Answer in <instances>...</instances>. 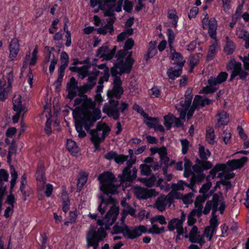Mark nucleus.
Listing matches in <instances>:
<instances>
[{
    "instance_id": "1",
    "label": "nucleus",
    "mask_w": 249,
    "mask_h": 249,
    "mask_svg": "<svg viewBox=\"0 0 249 249\" xmlns=\"http://www.w3.org/2000/svg\"><path fill=\"white\" fill-rule=\"evenodd\" d=\"M98 71L95 70L88 78V83L81 87L78 86V82L73 77L71 78L67 84L68 97L73 99L77 95L80 96L74 100L76 107L73 112L75 119V128L80 138L85 137L86 133L83 130L84 127L87 131L93 125L97 120L101 117L100 110L95 107V103L87 96L83 94L91 90L95 86V78L98 74Z\"/></svg>"
},
{
    "instance_id": "2",
    "label": "nucleus",
    "mask_w": 249,
    "mask_h": 249,
    "mask_svg": "<svg viewBox=\"0 0 249 249\" xmlns=\"http://www.w3.org/2000/svg\"><path fill=\"white\" fill-rule=\"evenodd\" d=\"M119 214V209L116 207H111L103 219H98L97 223L101 226L97 228L91 225L86 232V240L87 247H93V249H97L99 243L103 241L106 237V230L109 229L116 220Z\"/></svg>"
},
{
    "instance_id": "3",
    "label": "nucleus",
    "mask_w": 249,
    "mask_h": 249,
    "mask_svg": "<svg viewBox=\"0 0 249 249\" xmlns=\"http://www.w3.org/2000/svg\"><path fill=\"white\" fill-rule=\"evenodd\" d=\"M134 40L130 38L125 42L124 50H120L117 55V61L114 67L111 69V73L113 75H121L124 72L128 73L131 71L134 60L131 58V53L126 56V51L131 49L134 46Z\"/></svg>"
},
{
    "instance_id": "4",
    "label": "nucleus",
    "mask_w": 249,
    "mask_h": 249,
    "mask_svg": "<svg viewBox=\"0 0 249 249\" xmlns=\"http://www.w3.org/2000/svg\"><path fill=\"white\" fill-rule=\"evenodd\" d=\"M113 233H121L125 238L134 239L140 236L142 233L147 231L146 227L143 225L137 227H129L125 224L123 225H115L112 229Z\"/></svg>"
},
{
    "instance_id": "5",
    "label": "nucleus",
    "mask_w": 249,
    "mask_h": 249,
    "mask_svg": "<svg viewBox=\"0 0 249 249\" xmlns=\"http://www.w3.org/2000/svg\"><path fill=\"white\" fill-rule=\"evenodd\" d=\"M100 184V189L104 194L114 195L117 193V186L114 185L116 178L114 175L109 172H104L98 177Z\"/></svg>"
},
{
    "instance_id": "6",
    "label": "nucleus",
    "mask_w": 249,
    "mask_h": 249,
    "mask_svg": "<svg viewBox=\"0 0 249 249\" xmlns=\"http://www.w3.org/2000/svg\"><path fill=\"white\" fill-rule=\"evenodd\" d=\"M110 131V128L107 124L99 122L95 128L89 131L91 141L96 149L99 148L100 144L105 140Z\"/></svg>"
},
{
    "instance_id": "7",
    "label": "nucleus",
    "mask_w": 249,
    "mask_h": 249,
    "mask_svg": "<svg viewBox=\"0 0 249 249\" xmlns=\"http://www.w3.org/2000/svg\"><path fill=\"white\" fill-rule=\"evenodd\" d=\"M228 74L225 71L220 72L216 77L211 76L208 80V85L204 87L200 93L206 94L215 92L219 85L226 81Z\"/></svg>"
},
{
    "instance_id": "8",
    "label": "nucleus",
    "mask_w": 249,
    "mask_h": 249,
    "mask_svg": "<svg viewBox=\"0 0 249 249\" xmlns=\"http://www.w3.org/2000/svg\"><path fill=\"white\" fill-rule=\"evenodd\" d=\"M226 205L224 201L219 200V196L214 194L213 196L212 200L208 201L206 203L203 213L207 214L212 209V214L214 215L217 210L220 211L221 214L223 213Z\"/></svg>"
},
{
    "instance_id": "9",
    "label": "nucleus",
    "mask_w": 249,
    "mask_h": 249,
    "mask_svg": "<svg viewBox=\"0 0 249 249\" xmlns=\"http://www.w3.org/2000/svg\"><path fill=\"white\" fill-rule=\"evenodd\" d=\"M228 71H231V74L230 80L232 81L236 76H239V78L245 80L249 75L248 72L242 68V64L234 60H231L226 66Z\"/></svg>"
},
{
    "instance_id": "10",
    "label": "nucleus",
    "mask_w": 249,
    "mask_h": 249,
    "mask_svg": "<svg viewBox=\"0 0 249 249\" xmlns=\"http://www.w3.org/2000/svg\"><path fill=\"white\" fill-rule=\"evenodd\" d=\"M186 214L181 211L180 218H173L171 220L168 224L167 228L169 231H173L176 230L178 233L177 238H179L180 235H183L185 232V228L183 227V223L186 219Z\"/></svg>"
},
{
    "instance_id": "11",
    "label": "nucleus",
    "mask_w": 249,
    "mask_h": 249,
    "mask_svg": "<svg viewBox=\"0 0 249 249\" xmlns=\"http://www.w3.org/2000/svg\"><path fill=\"white\" fill-rule=\"evenodd\" d=\"M119 102L117 100L110 98L107 103L105 104L103 111L108 117H112L117 120L120 118V111L118 108Z\"/></svg>"
},
{
    "instance_id": "12",
    "label": "nucleus",
    "mask_w": 249,
    "mask_h": 249,
    "mask_svg": "<svg viewBox=\"0 0 249 249\" xmlns=\"http://www.w3.org/2000/svg\"><path fill=\"white\" fill-rule=\"evenodd\" d=\"M190 92V91L189 90H187L186 92L188 93V94H185V99L184 100H181L180 102L181 108H177L180 115L179 118H176L175 117L174 121L177 126H180L182 124L180 119H185L187 110L190 106L192 99V96L189 94Z\"/></svg>"
},
{
    "instance_id": "13",
    "label": "nucleus",
    "mask_w": 249,
    "mask_h": 249,
    "mask_svg": "<svg viewBox=\"0 0 249 249\" xmlns=\"http://www.w3.org/2000/svg\"><path fill=\"white\" fill-rule=\"evenodd\" d=\"M204 18L202 19V27L204 29H207L210 36L212 38L216 37L217 21L213 18H209L207 14H204Z\"/></svg>"
},
{
    "instance_id": "14",
    "label": "nucleus",
    "mask_w": 249,
    "mask_h": 249,
    "mask_svg": "<svg viewBox=\"0 0 249 249\" xmlns=\"http://www.w3.org/2000/svg\"><path fill=\"white\" fill-rule=\"evenodd\" d=\"M111 75L114 77L113 87L111 90L107 91V95L109 99H113L114 97H115L117 99H119L121 98V95L124 92V89L122 87V82L120 77L117 76V74L114 76L112 74Z\"/></svg>"
},
{
    "instance_id": "15",
    "label": "nucleus",
    "mask_w": 249,
    "mask_h": 249,
    "mask_svg": "<svg viewBox=\"0 0 249 249\" xmlns=\"http://www.w3.org/2000/svg\"><path fill=\"white\" fill-rule=\"evenodd\" d=\"M198 229L197 226H193L190 230L189 233L187 232V228H185V232L183 236L186 238H189V241L192 243H198L201 247L204 244L205 241L203 235H199Z\"/></svg>"
},
{
    "instance_id": "16",
    "label": "nucleus",
    "mask_w": 249,
    "mask_h": 249,
    "mask_svg": "<svg viewBox=\"0 0 249 249\" xmlns=\"http://www.w3.org/2000/svg\"><path fill=\"white\" fill-rule=\"evenodd\" d=\"M158 194L155 189H147L141 187H136L134 189V194L139 199H147L155 197Z\"/></svg>"
},
{
    "instance_id": "17",
    "label": "nucleus",
    "mask_w": 249,
    "mask_h": 249,
    "mask_svg": "<svg viewBox=\"0 0 249 249\" xmlns=\"http://www.w3.org/2000/svg\"><path fill=\"white\" fill-rule=\"evenodd\" d=\"M134 164V160H127L126 166L123 170L122 173L118 175L121 184H123L125 181L130 182L133 180L131 175V171L130 169Z\"/></svg>"
},
{
    "instance_id": "18",
    "label": "nucleus",
    "mask_w": 249,
    "mask_h": 249,
    "mask_svg": "<svg viewBox=\"0 0 249 249\" xmlns=\"http://www.w3.org/2000/svg\"><path fill=\"white\" fill-rule=\"evenodd\" d=\"M116 49V47L114 46L112 50H109L107 45H104L98 49L96 55L107 60H110L113 57Z\"/></svg>"
},
{
    "instance_id": "19",
    "label": "nucleus",
    "mask_w": 249,
    "mask_h": 249,
    "mask_svg": "<svg viewBox=\"0 0 249 249\" xmlns=\"http://www.w3.org/2000/svg\"><path fill=\"white\" fill-rule=\"evenodd\" d=\"M18 40L17 38H13L9 45V60L13 61L15 60L19 52Z\"/></svg>"
},
{
    "instance_id": "20",
    "label": "nucleus",
    "mask_w": 249,
    "mask_h": 249,
    "mask_svg": "<svg viewBox=\"0 0 249 249\" xmlns=\"http://www.w3.org/2000/svg\"><path fill=\"white\" fill-rule=\"evenodd\" d=\"M90 67L89 65H84L80 67L76 66L71 67L69 69L72 71L77 72L79 78L83 79L87 76H89L90 72H89V69Z\"/></svg>"
},
{
    "instance_id": "21",
    "label": "nucleus",
    "mask_w": 249,
    "mask_h": 249,
    "mask_svg": "<svg viewBox=\"0 0 249 249\" xmlns=\"http://www.w3.org/2000/svg\"><path fill=\"white\" fill-rule=\"evenodd\" d=\"M171 57L174 61L173 64L177 65L178 67H183L185 60L183 59L182 55L179 53L177 52L173 48H170Z\"/></svg>"
},
{
    "instance_id": "22",
    "label": "nucleus",
    "mask_w": 249,
    "mask_h": 249,
    "mask_svg": "<svg viewBox=\"0 0 249 249\" xmlns=\"http://www.w3.org/2000/svg\"><path fill=\"white\" fill-rule=\"evenodd\" d=\"M168 203H169V201L166 196L162 195L157 199L154 204V208L162 212L165 210Z\"/></svg>"
},
{
    "instance_id": "23",
    "label": "nucleus",
    "mask_w": 249,
    "mask_h": 249,
    "mask_svg": "<svg viewBox=\"0 0 249 249\" xmlns=\"http://www.w3.org/2000/svg\"><path fill=\"white\" fill-rule=\"evenodd\" d=\"M21 96L19 94L15 95L13 98V109L18 112H26L24 106L21 103Z\"/></svg>"
},
{
    "instance_id": "24",
    "label": "nucleus",
    "mask_w": 249,
    "mask_h": 249,
    "mask_svg": "<svg viewBox=\"0 0 249 249\" xmlns=\"http://www.w3.org/2000/svg\"><path fill=\"white\" fill-rule=\"evenodd\" d=\"M247 161V158L243 157L240 159L229 160L227 162V165H228L232 170H235L243 167Z\"/></svg>"
},
{
    "instance_id": "25",
    "label": "nucleus",
    "mask_w": 249,
    "mask_h": 249,
    "mask_svg": "<svg viewBox=\"0 0 249 249\" xmlns=\"http://www.w3.org/2000/svg\"><path fill=\"white\" fill-rule=\"evenodd\" d=\"M213 39V41L212 43V44L209 46L208 54L206 57L208 61L212 60L213 59L217 53V50L218 49L217 40L216 39V37Z\"/></svg>"
},
{
    "instance_id": "26",
    "label": "nucleus",
    "mask_w": 249,
    "mask_h": 249,
    "mask_svg": "<svg viewBox=\"0 0 249 249\" xmlns=\"http://www.w3.org/2000/svg\"><path fill=\"white\" fill-rule=\"evenodd\" d=\"M217 124L216 126L219 127L221 125H226L229 122V115L227 112L222 111L216 115Z\"/></svg>"
},
{
    "instance_id": "27",
    "label": "nucleus",
    "mask_w": 249,
    "mask_h": 249,
    "mask_svg": "<svg viewBox=\"0 0 249 249\" xmlns=\"http://www.w3.org/2000/svg\"><path fill=\"white\" fill-rule=\"evenodd\" d=\"M225 43L224 48L225 53L228 55L232 53L235 49V45L233 41L227 36H226Z\"/></svg>"
},
{
    "instance_id": "28",
    "label": "nucleus",
    "mask_w": 249,
    "mask_h": 249,
    "mask_svg": "<svg viewBox=\"0 0 249 249\" xmlns=\"http://www.w3.org/2000/svg\"><path fill=\"white\" fill-rule=\"evenodd\" d=\"M212 101L207 98L203 99L200 95H196L194 98L193 103L196 107H203L205 105H209Z\"/></svg>"
},
{
    "instance_id": "29",
    "label": "nucleus",
    "mask_w": 249,
    "mask_h": 249,
    "mask_svg": "<svg viewBox=\"0 0 249 249\" xmlns=\"http://www.w3.org/2000/svg\"><path fill=\"white\" fill-rule=\"evenodd\" d=\"M182 67H178L177 69L174 68H169L167 72L169 78L171 79H175L179 77L182 72Z\"/></svg>"
},
{
    "instance_id": "30",
    "label": "nucleus",
    "mask_w": 249,
    "mask_h": 249,
    "mask_svg": "<svg viewBox=\"0 0 249 249\" xmlns=\"http://www.w3.org/2000/svg\"><path fill=\"white\" fill-rule=\"evenodd\" d=\"M158 153L161 162L164 164H168L169 161V158L167 156V151L165 146L159 148Z\"/></svg>"
},
{
    "instance_id": "31",
    "label": "nucleus",
    "mask_w": 249,
    "mask_h": 249,
    "mask_svg": "<svg viewBox=\"0 0 249 249\" xmlns=\"http://www.w3.org/2000/svg\"><path fill=\"white\" fill-rule=\"evenodd\" d=\"M198 153L201 160H207L211 156V152L209 150L200 144L199 145Z\"/></svg>"
},
{
    "instance_id": "32",
    "label": "nucleus",
    "mask_w": 249,
    "mask_h": 249,
    "mask_svg": "<svg viewBox=\"0 0 249 249\" xmlns=\"http://www.w3.org/2000/svg\"><path fill=\"white\" fill-rule=\"evenodd\" d=\"M95 70H96V71H98L99 72L95 78V84L96 82V79L97 76L100 74V73H101V72H109V69L106 66V65L105 64H102L101 65H96L95 67L93 68L92 71L90 72V74H89V76L94 72Z\"/></svg>"
},
{
    "instance_id": "33",
    "label": "nucleus",
    "mask_w": 249,
    "mask_h": 249,
    "mask_svg": "<svg viewBox=\"0 0 249 249\" xmlns=\"http://www.w3.org/2000/svg\"><path fill=\"white\" fill-rule=\"evenodd\" d=\"M144 122L149 127L153 128L157 124L158 120L156 118L149 117L147 114L146 116L143 117Z\"/></svg>"
},
{
    "instance_id": "34",
    "label": "nucleus",
    "mask_w": 249,
    "mask_h": 249,
    "mask_svg": "<svg viewBox=\"0 0 249 249\" xmlns=\"http://www.w3.org/2000/svg\"><path fill=\"white\" fill-rule=\"evenodd\" d=\"M123 212H124L125 213H126V215L129 214L134 217H138L140 215H142L143 217L144 216V211H143L140 212L138 215H136V210L129 206H127L126 208H124L123 210Z\"/></svg>"
},
{
    "instance_id": "35",
    "label": "nucleus",
    "mask_w": 249,
    "mask_h": 249,
    "mask_svg": "<svg viewBox=\"0 0 249 249\" xmlns=\"http://www.w3.org/2000/svg\"><path fill=\"white\" fill-rule=\"evenodd\" d=\"M181 194L178 192L176 190H173L166 196L168 198L169 203L170 205L172 201L175 199H179L180 198Z\"/></svg>"
},
{
    "instance_id": "36",
    "label": "nucleus",
    "mask_w": 249,
    "mask_h": 249,
    "mask_svg": "<svg viewBox=\"0 0 249 249\" xmlns=\"http://www.w3.org/2000/svg\"><path fill=\"white\" fill-rule=\"evenodd\" d=\"M99 198L101 199V202L98 207V210L101 214H102L104 213L106 211L107 206L109 200L106 201L102 196H100Z\"/></svg>"
},
{
    "instance_id": "37",
    "label": "nucleus",
    "mask_w": 249,
    "mask_h": 249,
    "mask_svg": "<svg viewBox=\"0 0 249 249\" xmlns=\"http://www.w3.org/2000/svg\"><path fill=\"white\" fill-rule=\"evenodd\" d=\"M88 179V175L85 173L82 174L78 179L77 182V191L80 192L84 185L87 182Z\"/></svg>"
},
{
    "instance_id": "38",
    "label": "nucleus",
    "mask_w": 249,
    "mask_h": 249,
    "mask_svg": "<svg viewBox=\"0 0 249 249\" xmlns=\"http://www.w3.org/2000/svg\"><path fill=\"white\" fill-rule=\"evenodd\" d=\"M67 148L72 153H76L78 151V147L76 142L71 139H68L67 142Z\"/></svg>"
},
{
    "instance_id": "39",
    "label": "nucleus",
    "mask_w": 249,
    "mask_h": 249,
    "mask_svg": "<svg viewBox=\"0 0 249 249\" xmlns=\"http://www.w3.org/2000/svg\"><path fill=\"white\" fill-rule=\"evenodd\" d=\"M214 136V130L213 128H210L207 130L206 139L209 143L211 144H214L215 142Z\"/></svg>"
},
{
    "instance_id": "40",
    "label": "nucleus",
    "mask_w": 249,
    "mask_h": 249,
    "mask_svg": "<svg viewBox=\"0 0 249 249\" xmlns=\"http://www.w3.org/2000/svg\"><path fill=\"white\" fill-rule=\"evenodd\" d=\"M196 163H198L200 165L203 171L211 169L212 167V163L206 160H199L197 159L196 160Z\"/></svg>"
},
{
    "instance_id": "41",
    "label": "nucleus",
    "mask_w": 249,
    "mask_h": 249,
    "mask_svg": "<svg viewBox=\"0 0 249 249\" xmlns=\"http://www.w3.org/2000/svg\"><path fill=\"white\" fill-rule=\"evenodd\" d=\"M164 125L167 129H170L172 126V124L175 120V117L172 115H168L164 117Z\"/></svg>"
},
{
    "instance_id": "42",
    "label": "nucleus",
    "mask_w": 249,
    "mask_h": 249,
    "mask_svg": "<svg viewBox=\"0 0 249 249\" xmlns=\"http://www.w3.org/2000/svg\"><path fill=\"white\" fill-rule=\"evenodd\" d=\"M10 90V86H6L5 88L0 89V100L5 101L8 96Z\"/></svg>"
},
{
    "instance_id": "43",
    "label": "nucleus",
    "mask_w": 249,
    "mask_h": 249,
    "mask_svg": "<svg viewBox=\"0 0 249 249\" xmlns=\"http://www.w3.org/2000/svg\"><path fill=\"white\" fill-rule=\"evenodd\" d=\"M152 227L149 229L148 232L150 233L160 234L164 231V228H159L157 225L152 224Z\"/></svg>"
},
{
    "instance_id": "44",
    "label": "nucleus",
    "mask_w": 249,
    "mask_h": 249,
    "mask_svg": "<svg viewBox=\"0 0 249 249\" xmlns=\"http://www.w3.org/2000/svg\"><path fill=\"white\" fill-rule=\"evenodd\" d=\"M168 17L171 19H173V26L176 28L177 26L178 18L176 15V12L175 10H170L168 13Z\"/></svg>"
},
{
    "instance_id": "45",
    "label": "nucleus",
    "mask_w": 249,
    "mask_h": 249,
    "mask_svg": "<svg viewBox=\"0 0 249 249\" xmlns=\"http://www.w3.org/2000/svg\"><path fill=\"white\" fill-rule=\"evenodd\" d=\"M149 95L151 98H158L160 95V89L158 87H153L148 91Z\"/></svg>"
},
{
    "instance_id": "46",
    "label": "nucleus",
    "mask_w": 249,
    "mask_h": 249,
    "mask_svg": "<svg viewBox=\"0 0 249 249\" xmlns=\"http://www.w3.org/2000/svg\"><path fill=\"white\" fill-rule=\"evenodd\" d=\"M157 50L155 47V43L150 42L149 43V47L147 53L148 58H151L153 57L156 53Z\"/></svg>"
},
{
    "instance_id": "47",
    "label": "nucleus",
    "mask_w": 249,
    "mask_h": 249,
    "mask_svg": "<svg viewBox=\"0 0 249 249\" xmlns=\"http://www.w3.org/2000/svg\"><path fill=\"white\" fill-rule=\"evenodd\" d=\"M215 231H216L212 228V227L208 226L205 229L204 233L202 235H203V237L206 236L208 238L209 240L210 241Z\"/></svg>"
},
{
    "instance_id": "48",
    "label": "nucleus",
    "mask_w": 249,
    "mask_h": 249,
    "mask_svg": "<svg viewBox=\"0 0 249 249\" xmlns=\"http://www.w3.org/2000/svg\"><path fill=\"white\" fill-rule=\"evenodd\" d=\"M156 178L154 177L149 178H142L140 181L147 187H150L152 186L155 182Z\"/></svg>"
},
{
    "instance_id": "49",
    "label": "nucleus",
    "mask_w": 249,
    "mask_h": 249,
    "mask_svg": "<svg viewBox=\"0 0 249 249\" xmlns=\"http://www.w3.org/2000/svg\"><path fill=\"white\" fill-rule=\"evenodd\" d=\"M108 32H109L111 33L113 32V26L112 25L107 24L105 26L97 29V32L100 34L105 35Z\"/></svg>"
},
{
    "instance_id": "50",
    "label": "nucleus",
    "mask_w": 249,
    "mask_h": 249,
    "mask_svg": "<svg viewBox=\"0 0 249 249\" xmlns=\"http://www.w3.org/2000/svg\"><path fill=\"white\" fill-rule=\"evenodd\" d=\"M150 221L152 224L157 222H158L161 225H165L166 224L165 218L162 215H156L152 217Z\"/></svg>"
},
{
    "instance_id": "51",
    "label": "nucleus",
    "mask_w": 249,
    "mask_h": 249,
    "mask_svg": "<svg viewBox=\"0 0 249 249\" xmlns=\"http://www.w3.org/2000/svg\"><path fill=\"white\" fill-rule=\"evenodd\" d=\"M208 197V195L205 194L197 196L195 201V205L203 206V203L206 201Z\"/></svg>"
},
{
    "instance_id": "52",
    "label": "nucleus",
    "mask_w": 249,
    "mask_h": 249,
    "mask_svg": "<svg viewBox=\"0 0 249 249\" xmlns=\"http://www.w3.org/2000/svg\"><path fill=\"white\" fill-rule=\"evenodd\" d=\"M184 185H186V183L182 180H180L177 183H173L171 185V188L176 191L183 190L185 186Z\"/></svg>"
},
{
    "instance_id": "53",
    "label": "nucleus",
    "mask_w": 249,
    "mask_h": 249,
    "mask_svg": "<svg viewBox=\"0 0 249 249\" xmlns=\"http://www.w3.org/2000/svg\"><path fill=\"white\" fill-rule=\"evenodd\" d=\"M236 35L239 38L244 39V40L248 39L249 37V33L246 30L239 29L236 32Z\"/></svg>"
},
{
    "instance_id": "54",
    "label": "nucleus",
    "mask_w": 249,
    "mask_h": 249,
    "mask_svg": "<svg viewBox=\"0 0 249 249\" xmlns=\"http://www.w3.org/2000/svg\"><path fill=\"white\" fill-rule=\"evenodd\" d=\"M10 173H11V178H12V179H11V182H10V183H11L10 188H11V190H12L16 184V179L18 177V174H17V172L16 171L15 168H13V167L11 168Z\"/></svg>"
},
{
    "instance_id": "55",
    "label": "nucleus",
    "mask_w": 249,
    "mask_h": 249,
    "mask_svg": "<svg viewBox=\"0 0 249 249\" xmlns=\"http://www.w3.org/2000/svg\"><path fill=\"white\" fill-rule=\"evenodd\" d=\"M129 158L128 156L124 155L123 154H117V158L115 160V162L119 164H123L125 161L127 162L129 160L128 159Z\"/></svg>"
},
{
    "instance_id": "56",
    "label": "nucleus",
    "mask_w": 249,
    "mask_h": 249,
    "mask_svg": "<svg viewBox=\"0 0 249 249\" xmlns=\"http://www.w3.org/2000/svg\"><path fill=\"white\" fill-rule=\"evenodd\" d=\"M140 168L142 175L148 176L151 174V170L149 166L146 164H141Z\"/></svg>"
},
{
    "instance_id": "57",
    "label": "nucleus",
    "mask_w": 249,
    "mask_h": 249,
    "mask_svg": "<svg viewBox=\"0 0 249 249\" xmlns=\"http://www.w3.org/2000/svg\"><path fill=\"white\" fill-rule=\"evenodd\" d=\"M202 209L203 206H195V209L193 210L190 213L195 216H196L199 217L201 215L202 213H203Z\"/></svg>"
},
{
    "instance_id": "58",
    "label": "nucleus",
    "mask_w": 249,
    "mask_h": 249,
    "mask_svg": "<svg viewBox=\"0 0 249 249\" xmlns=\"http://www.w3.org/2000/svg\"><path fill=\"white\" fill-rule=\"evenodd\" d=\"M194 195L193 193H189L185 195L182 198V201L185 204H191L193 202V197Z\"/></svg>"
},
{
    "instance_id": "59",
    "label": "nucleus",
    "mask_w": 249,
    "mask_h": 249,
    "mask_svg": "<svg viewBox=\"0 0 249 249\" xmlns=\"http://www.w3.org/2000/svg\"><path fill=\"white\" fill-rule=\"evenodd\" d=\"M180 142L182 146V152L183 154H186L189 148V142L185 139L181 140Z\"/></svg>"
},
{
    "instance_id": "60",
    "label": "nucleus",
    "mask_w": 249,
    "mask_h": 249,
    "mask_svg": "<svg viewBox=\"0 0 249 249\" xmlns=\"http://www.w3.org/2000/svg\"><path fill=\"white\" fill-rule=\"evenodd\" d=\"M205 177V175L203 173H201L197 175L193 174L191 177V178L196 184V183H199L202 181Z\"/></svg>"
},
{
    "instance_id": "61",
    "label": "nucleus",
    "mask_w": 249,
    "mask_h": 249,
    "mask_svg": "<svg viewBox=\"0 0 249 249\" xmlns=\"http://www.w3.org/2000/svg\"><path fill=\"white\" fill-rule=\"evenodd\" d=\"M118 153L116 152L111 151L106 153L104 158L109 160H114L115 161Z\"/></svg>"
},
{
    "instance_id": "62",
    "label": "nucleus",
    "mask_w": 249,
    "mask_h": 249,
    "mask_svg": "<svg viewBox=\"0 0 249 249\" xmlns=\"http://www.w3.org/2000/svg\"><path fill=\"white\" fill-rule=\"evenodd\" d=\"M168 41L170 48H172V44L175 39V34L173 31L170 29L167 30Z\"/></svg>"
},
{
    "instance_id": "63",
    "label": "nucleus",
    "mask_w": 249,
    "mask_h": 249,
    "mask_svg": "<svg viewBox=\"0 0 249 249\" xmlns=\"http://www.w3.org/2000/svg\"><path fill=\"white\" fill-rule=\"evenodd\" d=\"M163 181V179L161 178H160L158 179L157 182V186H159L161 190H164L166 191H167L169 188V184L165 182L164 184H162V183Z\"/></svg>"
},
{
    "instance_id": "64",
    "label": "nucleus",
    "mask_w": 249,
    "mask_h": 249,
    "mask_svg": "<svg viewBox=\"0 0 249 249\" xmlns=\"http://www.w3.org/2000/svg\"><path fill=\"white\" fill-rule=\"evenodd\" d=\"M133 8L132 2L128 0H125L124 1V9L128 13L131 12Z\"/></svg>"
}]
</instances>
